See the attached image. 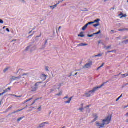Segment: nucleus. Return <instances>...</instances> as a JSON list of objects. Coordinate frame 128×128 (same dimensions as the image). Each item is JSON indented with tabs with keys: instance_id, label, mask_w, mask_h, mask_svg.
<instances>
[{
	"instance_id": "obj_56",
	"label": "nucleus",
	"mask_w": 128,
	"mask_h": 128,
	"mask_svg": "<svg viewBox=\"0 0 128 128\" xmlns=\"http://www.w3.org/2000/svg\"><path fill=\"white\" fill-rule=\"evenodd\" d=\"M62 86V84H60L59 87H60Z\"/></svg>"
},
{
	"instance_id": "obj_14",
	"label": "nucleus",
	"mask_w": 128,
	"mask_h": 128,
	"mask_svg": "<svg viewBox=\"0 0 128 128\" xmlns=\"http://www.w3.org/2000/svg\"><path fill=\"white\" fill-rule=\"evenodd\" d=\"M42 84V82H38L36 84L35 86L38 87L39 86V84Z\"/></svg>"
},
{
	"instance_id": "obj_26",
	"label": "nucleus",
	"mask_w": 128,
	"mask_h": 128,
	"mask_svg": "<svg viewBox=\"0 0 128 128\" xmlns=\"http://www.w3.org/2000/svg\"><path fill=\"white\" fill-rule=\"evenodd\" d=\"M104 64H102L100 66H99V67L98 68L97 70H99L100 68H102L103 66H104Z\"/></svg>"
},
{
	"instance_id": "obj_55",
	"label": "nucleus",
	"mask_w": 128,
	"mask_h": 128,
	"mask_svg": "<svg viewBox=\"0 0 128 128\" xmlns=\"http://www.w3.org/2000/svg\"><path fill=\"white\" fill-rule=\"evenodd\" d=\"M81 106H82V107H84V104H82Z\"/></svg>"
},
{
	"instance_id": "obj_34",
	"label": "nucleus",
	"mask_w": 128,
	"mask_h": 128,
	"mask_svg": "<svg viewBox=\"0 0 128 128\" xmlns=\"http://www.w3.org/2000/svg\"><path fill=\"white\" fill-rule=\"evenodd\" d=\"M100 26V24H95L94 25V27H97V26Z\"/></svg>"
},
{
	"instance_id": "obj_20",
	"label": "nucleus",
	"mask_w": 128,
	"mask_h": 128,
	"mask_svg": "<svg viewBox=\"0 0 128 128\" xmlns=\"http://www.w3.org/2000/svg\"><path fill=\"white\" fill-rule=\"evenodd\" d=\"M62 91H60V93H58V94H56V96H60L62 95Z\"/></svg>"
},
{
	"instance_id": "obj_7",
	"label": "nucleus",
	"mask_w": 128,
	"mask_h": 128,
	"mask_svg": "<svg viewBox=\"0 0 128 128\" xmlns=\"http://www.w3.org/2000/svg\"><path fill=\"white\" fill-rule=\"evenodd\" d=\"M25 109V108H22L21 110H18L16 111H14V112H12V114H15L16 113H18V112H22Z\"/></svg>"
},
{
	"instance_id": "obj_4",
	"label": "nucleus",
	"mask_w": 128,
	"mask_h": 128,
	"mask_svg": "<svg viewBox=\"0 0 128 128\" xmlns=\"http://www.w3.org/2000/svg\"><path fill=\"white\" fill-rule=\"evenodd\" d=\"M48 76H46L44 74H42L40 76V78L43 80V82H44L47 79Z\"/></svg>"
},
{
	"instance_id": "obj_15",
	"label": "nucleus",
	"mask_w": 128,
	"mask_h": 128,
	"mask_svg": "<svg viewBox=\"0 0 128 128\" xmlns=\"http://www.w3.org/2000/svg\"><path fill=\"white\" fill-rule=\"evenodd\" d=\"M94 24V22H90L88 23H87L86 25H87V26H88L89 25H91V24Z\"/></svg>"
},
{
	"instance_id": "obj_22",
	"label": "nucleus",
	"mask_w": 128,
	"mask_h": 128,
	"mask_svg": "<svg viewBox=\"0 0 128 128\" xmlns=\"http://www.w3.org/2000/svg\"><path fill=\"white\" fill-rule=\"evenodd\" d=\"M122 76H124V78H126V76H128V74H122Z\"/></svg>"
},
{
	"instance_id": "obj_63",
	"label": "nucleus",
	"mask_w": 128,
	"mask_h": 128,
	"mask_svg": "<svg viewBox=\"0 0 128 128\" xmlns=\"http://www.w3.org/2000/svg\"><path fill=\"white\" fill-rule=\"evenodd\" d=\"M114 10V8H112L110 10Z\"/></svg>"
},
{
	"instance_id": "obj_42",
	"label": "nucleus",
	"mask_w": 128,
	"mask_h": 128,
	"mask_svg": "<svg viewBox=\"0 0 128 128\" xmlns=\"http://www.w3.org/2000/svg\"><path fill=\"white\" fill-rule=\"evenodd\" d=\"M112 47V46H108L107 49H109Z\"/></svg>"
},
{
	"instance_id": "obj_45",
	"label": "nucleus",
	"mask_w": 128,
	"mask_h": 128,
	"mask_svg": "<svg viewBox=\"0 0 128 128\" xmlns=\"http://www.w3.org/2000/svg\"><path fill=\"white\" fill-rule=\"evenodd\" d=\"M90 106H88L85 108H89Z\"/></svg>"
},
{
	"instance_id": "obj_53",
	"label": "nucleus",
	"mask_w": 128,
	"mask_h": 128,
	"mask_svg": "<svg viewBox=\"0 0 128 128\" xmlns=\"http://www.w3.org/2000/svg\"><path fill=\"white\" fill-rule=\"evenodd\" d=\"M32 32V30L30 32H29V34H31Z\"/></svg>"
},
{
	"instance_id": "obj_11",
	"label": "nucleus",
	"mask_w": 128,
	"mask_h": 128,
	"mask_svg": "<svg viewBox=\"0 0 128 128\" xmlns=\"http://www.w3.org/2000/svg\"><path fill=\"white\" fill-rule=\"evenodd\" d=\"M78 36L80 38H84V32H80V34L78 35Z\"/></svg>"
},
{
	"instance_id": "obj_59",
	"label": "nucleus",
	"mask_w": 128,
	"mask_h": 128,
	"mask_svg": "<svg viewBox=\"0 0 128 128\" xmlns=\"http://www.w3.org/2000/svg\"><path fill=\"white\" fill-rule=\"evenodd\" d=\"M122 97V95L120 96L119 98H120Z\"/></svg>"
},
{
	"instance_id": "obj_43",
	"label": "nucleus",
	"mask_w": 128,
	"mask_h": 128,
	"mask_svg": "<svg viewBox=\"0 0 128 128\" xmlns=\"http://www.w3.org/2000/svg\"><path fill=\"white\" fill-rule=\"evenodd\" d=\"M128 29L127 28L124 29V31H128Z\"/></svg>"
},
{
	"instance_id": "obj_47",
	"label": "nucleus",
	"mask_w": 128,
	"mask_h": 128,
	"mask_svg": "<svg viewBox=\"0 0 128 128\" xmlns=\"http://www.w3.org/2000/svg\"><path fill=\"white\" fill-rule=\"evenodd\" d=\"M114 52V51H109L108 52V53H110V52Z\"/></svg>"
},
{
	"instance_id": "obj_39",
	"label": "nucleus",
	"mask_w": 128,
	"mask_h": 128,
	"mask_svg": "<svg viewBox=\"0 0 128 128\" xmlns=\"http://www.w3.org/2000/svg\"><path fill=\"white\" fill-rule=\"evenodd\" d=\"M41 36H42V34H40V35L39 36H36V38H39L41 37Z\"/></svg>"
},
{
	"instance_id": "obj_40",
	"label": "nucleus",
	"mask_w": 128,
	"mask_h": 128,
	"mask_svg": "<svg viewBox=\"0 0 128 128\" xmlns=\"http://www.w3.org/2000/svg\"><path fill=\"white\" fill-rule=\"evenodd\" d=\"M124 42L126 44L127 43H128V40H126V41H124Z\"/></svg>"
},
{
	"instance_id": "obj_6",
	"label": "nucleus",
	"mask_w": 128,
	"mask_h": 128,
	"mask_svg": "<svg viewBox=\"0 0 128 128\" xmlns=\"http://www.w3.org/2000/svg\"><path fill=\"white\" fill-rule=\"evenodd\" d=\"M92 92H90V90L88 91V93L85 94V96L87 98H90L92 96Z\"/></svg>"
},
{
	"instance_id": "obj_44",
	"label": "nucleus",
	"mask_w": 128,
	"mask_h": 128,
	"mask_svg": "<svg viewBox=\"0 0 128 128\" xmlns=\"http://www.w3.org/2000/svg\"><path fill=\"white\" fill-rule=\"evenodd\" d=\"M122 15H123V14L122 13V12H121L120 13V14L119 15V16H122Z\"/></svg>"
},
{
	"instance_id": "obj_54",
	"label": "nucleus",
	"mask_w": 128,
	"mask_h": 128,
	"mask_svg": "<svg viewBox=\"0 0 128 128\" xmlns=\"http://www.w3.org/2000/svg\"><path fill=\"white\" fill-rule=\"evenodd\" d=\"M126 116H128V113H126Z\"/></svg>"
},
{
	"instance_id": "obj_31",
	"label": "nucleus",
	"mask_w": 128,
	"mask_h": 128,
	"mask_svg": "<svg viewBox=\"0 0 128 128\" xmlns=\"http://www.w3.org/2000/svg\"><path fill=\"white\" fill-rule=\"evenodd\" d=\"M4 23V22L2 19H0V24H3Z\"/></svg>"
},
{
	"instance_id": "obj_51",
	"label": "nucleus",
	"mask_w": 128,
	"mask_h": 128,
	"mask_svg": "<svg viewBox=\"0 0 128 128\" xmlns=\"http://www.w3.org/2000/svg\"><path fill=\"white\" fill-rule=\"evenodd\" d=\"M33 35H34V34H32V35H30V36L28 38L32 36Z\"/></svg>"
},
{
	"instance_id": "obj_41",
	"label": "nucleus",
	"mask_w": 128,
	"mask_h": 128,
	"mask_svg": "<svg viewBox=\"0 0 128 128\" xmlns=\"http://www.w3.org/2000/svg\"><path fill=\"white\" fill-rule=\"evenodd\" d=\"M120 99V98H118L116 100V102L118 101V100Z\"/></svg>"
},
{
	"instance_id": "obj_36",
	"label": "nucleus",
	"mask_w": 128,
	"mask_h": 128,
	"mask_svg": "<svg viewBox=\"0 0 128 128\" xmlns=\"http://www.w3.org/2000/svg\"><path fill=\"white\" fill-rule=\"evenodd\" d=\"M41 109H42V106H40L39 107V108H38V110L40 111Z\"/></svg>"
},
{
	"instance_id": "obj_50",
	"label": "nucleus",
	"mask_w": 128,
	"mask_h": 128,
	"mask_svg": "<svg viewBox=\"0 0 128 128\" xmlns=\"http://www.w3.org/2000/svg\"><path fill=\"white\" fill-rule=\"evenodd\" d=\"M68 98V96H66L65 98H64V99Z\"/></svg>"
},
{
	"instance_id": "obj_37",
	"label": "nucleus",
	"mask_w": 128,
	"mask_h": 128,
	"mask_svg": "<svg viewBox=\"0 0 128 128\" xmlns=\"http://www.w3.org/2000/svg\"><path fill=\"white\" fill-rule=\"evenodd\" d=\"M118 30L120 32H122V31H124V29H120V30Z\"/></svg>"
},
{
	"instance_id": "obj_52",
	"label": "nucleus",
	"mask_w": 128,
	"mask_h": 128,
	"mask_svg": "<svg viewBox=\"0 0 128 128\" xmlns=\"http://www.w3.org/2000/svg\"><path fill=\"white\" fill-rule=\"evenodd\" d=\"M2 103V101H1V102H0V106H1Z\"/></svg>"
},
{
	"instance_id": "obj_46",
	"label": "nucleus",
	"mask_w": 128,
	"mask_h": 128,
	"mask_svg": "<svg viewBox=\"0 0 128 128\" xmlns=\"http://www.w3.org/2000/svg\"><path fill=\"white\" fill-rule=\"evenodd\" d=\"M6 31H7V32H10V30H9V29H8V28H6Z\"/></svg>"
},
{
	"instance_id": "obj_23",
	"label": "nucleus",
	"mask_w": 128,
	"mask_h": 128,
	"mask_svg": "<svg viewBox=\"0 0 128 128\" xmlns=\"http://www.w3.org/2000/svg\"><path fill=\"white\" fill-rule=\"evenodd\" d=\"M100 21V19H97V20H95L94 22V23H98V22Z\"/></svg>"
},
{
	"instance_id": "obj_33",
	"label": "nucleus",
	"mask_w": 128,
	"mask_h": 128,
	"mask_svg": "<svg viewBox=\"0 0 128 128\" xmlns=\"http://www.w3.org/2000/svg\"><path fill=\"white\" fill-rule=\"evenodd\" d=\"M46 70L47 72H49V69H48V66H46Z\"/></svg>"
},
{
	"instance_id": "obj_13",
	"label": "nucleus",
	"mask_w": 128,
	"mask_h": 128,
	"mask_svg": "<svg viewBox=\"0 0 128 128\" xmlns=\"http://www.w3.org/2000/svg\"><path fill=\"white\" fill-rule=\"evenodd\" d=\"M88 25H86H86L84 26V27H83L82 30L84 31L85 30H86V29L88 28Z\"/></svg>"
},
{
	"instance_id": "obj_19",
	"label": "nucleus",
	"mask_w": 128,
	"mask_h": 128,
	"mask_svg": "<svg viewBox=\"0 0 128 128\" xmlns=\"http://www.w3.org/2000/svg\"><path fill=\"white\" fill-rule=\"evenodd\" d=\"M12 78L14 80H16V79H20V77L16 78V77L13 76Z\"/></svg>"
},
{
	"instance_id": "obj_9",
	"label": "nucleus",
	"mask_w": 128,
	"mask_h": 128,
	"mask_svg": "<svg viewBox=\"0 0 128 128\" xmlns=\"http://www.w3.org/2000/svg\"><path fill=\"white\" fill-rule=\"evenodd\" d=\"M72 98L74 97H71L70 98H69L68 100L65 102V104H70V102L72 100Z\"/></svg>"
},
{
	"instance_id": "obj_60",
	"label": "nucleus",
	"mask_w": 128,
	"mask_h": 128,
	"mask_svg": "<svg viewBox=\"0 0 128 128\" xmlns=\"http://www.w3.org/2000/svg\"><path fill=\"white\" fill-rule=\"evenodd\" d=\"M6 28V26L4 27V28H3V29Z\"/></svg>"
},
{
	"instance_id": "obj_16",
	"label": "nucleus",
	"mask_w": 128,
	"mask_h": 128,
	"mask_svg": "<svg viewBox=\"0 0 128 128\" xmlns=\"http://www.w3.org/2000/svg\"><path fill=\"white\" fill-rule=\"evenodd\" d=\"M94 117H95V118H94V121L92 122H94L96 121V120H97V119H98V117L96 114H95Z\"/></svg>"
},
{
	"instance_id": "obj_49",
	"label": "nucleus",
	"mask_w": 128,
	"mask_h": 128,
	"mask_svg": "<svg viewBox=\"0 0 128 128\" xmlns=\"http://www.w3.org/2000/svg\"><path fill=\"white\" fill-rule=\"evenodd\" d=\"M29 48H30V47H27V48H26V50H28Z\"/></svg>"
},
{
	"instance_id": "obj_2",
	"label": "nucleus",
	"mask_w": 128,
	"mask_h": 128,
	"mask_svg": "<svg viewBox=\"0 0 128 128\" xmlns=\"http://www.w3.org/2000/svg\"><path fill=\"white\" fill-rule=\"evenodd\" d=\"M104 86V84H103L100 86H96V88H94L92 90H90V92H92V93L94 94L96 92V90H98L100 88H101Z\"/></svg>"
},
{
	"instance_id": "obj_27",
	"label": "nucleus",
	"mask_w": 128,
	"mask_h": 128,
	"mask_svg": "<svg viewBox=\"0 0 128 128\" xmlns=\"http://www.w3.org/2000/svg\"><path fill=\"white\" fill-rule=\"evenodd\" d=\"M102 56V54H98V55L94 56V57H100Z\"/></svg>"
},
{
	"instance_id": "obj_62",
	"label": "nucleus",
	"mask_w": 128,
	"mask_h": 128,
	"mask_svg": "<svg viewBox=\"0 0 128 128\" xmlns=\"http://www.w3.org/2000/svg\"><path fill=\"white\" fill-rule=\"evenodd\" d=\"M121 74V73H120L117 76H119L120 74Z\"/></svg>"
},
{
	"instance_id": "obj_18",
	"label": "nucleus",
	"mask_w": 128,
	"mask_h": 128,
	"mask_svg": "<svg viewBox=\"0 0 128 128\" xmlns=\"http://www.w3.org/2000/svg\"><path fill=\"white\" fill-rule=\"evenodd\" d=\"M38 88H32V92H34L37 90Z\"/></svg>"
},
{
	"instance_id": "obj_30",
	"label": "nucleus",
	"mask_w": 128,
	"mask_h": 128,
	"mask_svg": "<svg viewBox=\"0 0 128 128\" xmlns=\"http://www.w3.org/2000/svg\"><path fill=\"white\" fill-rule=\"evenodd\" d=\"M14 96H15L17 98H20L22 97V96H16V95H13Z\"/></svg>"
},
{
	"instance_id": "obj_64",
	"label": "nucleus",
	"mask_w": 128,
	"mask_h": 128,
	"mask_svg": "<svg viewBox=\"0 0 128 128\" xmlns=\"http://www.w3.org/2000/svg\"><path fill=\"white\" fill-rule=\"evenodd\" d=\"M77 74H78V73L76 74H75V76H76Z\"/></svg>"
},
{
	"instance_id": "obj_48",
	"label": "nucleus",
	"mask_w": 128,
	"mask_h": 128,
	"mask_svg": "<svg viewBox=\"0 0 128 128\" xmlns=\"http://www.w3.org/2000/svg\"><path fill=\"white\" fill-rule=\"evenodd\" d=\"M128 108V105L124 106V108Z\"/></svg>"
},
{
	"instance_id": "obj_8",
	"label": "nucleus",
	"mask_w": 128,
	"mask_h": 128,
	"mask_svg": "<svg viewBox=\"0 0 128 128\" xmlns=\"http://www.w3.org/2000/svg\"><path fill=\"white\" fill-rule=\"evenodd\" d=\"M88 44H84V43H82L80 44H78V46H88Z\"/></svg>"
},
{
	"instance_id": "obj_10",
	"label": "nucleus",
	"mask_w": 128,
	"mask_h": 128,
	"mask_svg": "<svg viewBox=\"0 0 128 128\" xmlns=\"http://www.w3.org/2000/svg\"><path fill=\"white\" fill-rule=\"evenodd\" d=\"M60 3V1H59L58 4H56V5H54V6H50V8H52V10H54V8L57 7V6Z\"/></svg>"
},
{
	"instance_id": "obj_61",
	"label": "nucleus",
	"mask_w": 128,
	"mask_h": 128,
	"mask_svg": "<svg viewBox=\"0 0 128 128\" xmlns=\"http://www.w3.org/2000/svg\"><path fill=\"white\" fill-rule=\"evenodd\" d=\"M127 38V37H125L124 38V40L126 39Z\"/></svg>"
},
{
	"instance_id": "obj_12",
	"label": "nucleus",
	"mask_w": 128,
	"mask_h": 128,
	"mask_svg": "<svg viewBox=\"0 0 128 128\" xmlns=\"http://www.w3.org/2000/svg\"><path fill=\"white\" fill-rule=\"evenodd\" d=\"M8 90H10L11 88H8L6 89V90H4V93L5 94L6 93L8 92Z\"/></svg>"
},
{
	"instance_id": "obj_5",
	"label": "nucleus",
	"mask_w": 128,
	"mask_h": 128,
	"mask_svg": "<svg viewBox=\"0 0 128 128\" xmlns=\"http://www.w3.org/2000/svg\"><path fill=\"white\" fill-rule=\"evenodd\" d=\"M46 124H49V123L48 122H43L39 125V128H44V126H45Z\"/></svg>"
},
{
	"instance_id": "obj_17",
	"label": "nucleus",
	"mask_w": 128,
	"mask_h": 128,
	"mask_svg": "<svg viewBox=\"0 0 128 128\" xmlns=\"http://www.w3.org/2000/svg\"><path fill=\"white\" fill-rule=\"evenodd\" d=\"M32 99H33V98H30L29 100H28L24 101V104H26V102H28L30 101V100H32Z\"/></svg>"
},
{
	"instance_id": "obj_38",
	"label": "nucleus",
	"mask_w": 128,
	"mask_h": 128,
	"mask_svg": "<svg viewBox=\"0 0 128 128\" xmlns=\"http://www.w3.org/2000/svg\"><path fill=\"white\" fill-rule=\"evenodd\" d=\"M4 94V92L2 93H0V96H3Z\"/></svg>"
},
{
	"instance_id": "obj_25",
	"label": "nucleus",
	"mask_w": 128,
	"mask_h": 128,
	"mask_svg": "<svg viewBox=\"0 0 128 128\" xmlns=\"http://www.w3.org/2000/svg\"><path fill=\"white\" fill-rule=\"evenodd\" d=\"M42 98H38V99H36V100L34 101V102L32 104V106H33V104H36V100H39L40 99H41Z\"/></svg>"
},
{
	"instance_id": "obj_24",
	"label": "nucleus",
	"mask_w": 128,
	"mask_h": 128,
	"mask_svg": "<svg viewBox=\"0 0 128 128\" xmlns=\"http://www.w3.org/2000/svg\"><path fill=\"white\" fill-rule=\"evenodd\" d=\"M126 17H127V15L126 14H122V16L120 17V18H126Z\"/></svg>"
},
{
	"instance_id": "obj_35",
	"label": "nucleus",
	"mask_w": 128,
	"mask_h": 128,
	"mask_svg": "<svg viewBox=\"0 0 128 128\" xmlns=\"http://www.w3.org/2000/svg\"><path fill=\"white\" fill-rule=\"evenodd\" d=\"M79 110H80V111H81V112H82V111L84 110V108H80L79 109Z\"/></svg>"
},
{
	"instance_id": "obj_1",
	"label": "nucleus",
	"mask_w": 128,
	"mask_h": 128,
	"mask_svg": "<svg viewBox=\"0 0 128 128\" xmlns=\"http://www.w3.org/2000/svg\"><path fill=\"white\" fill-rule=\"evenodd\" d=\"M112 116H108L106 118L102 120V124H100L99 122H96V126L98 128H104L105 125H108L110 124L112 121Z\"/></svg>"
},
{
	"instance_id": "obj_21",
	"label": "nucleus",
	"mask_w": 128,
	"mask_h": 128,
	"mask_svg": "<svg viewBox=\"0 0 128 128\" xmlns=\"http://www.w3.org/2000/svg\"><path fill=\"white\" fill-rule=\"evenodd\" d=\"M24 116L20 118H19L17 120V121L18 122H20V121L22 120V119H24Z\"/></svg>"
},
{
	"instance_id": "obj_32",
	"label": "nucleus",
	"mask_w": 128,
	"mask_h": 128,
	"mask_svg": "<svg viewBox=\"0 0 128 128\" xmlns=\"http://www.w3.org/2000/svg\"><path fill=\"white\" fill-rule=\"evenodd\" d=\"M8 70V68H6V69H4V73H6V71H7Z\"/></svg>"
},
{
	"instance_id": "obj_29",
	"label": "nucleus",
	"mask_w": 128,
	"mask_h": 128,
	"mask_svg": "<svg viewBox=\"0 0 128 128\" xmlns=\"http://www.w3.org/2000/svg\"><path fill=\"white\" fill-rule=\"evenodd\" d=\"M100 32H101V31L100 30L98 32H96V33L94 34H95V36H96V34H100Z\"/></svg>"
},
{
	"instance_id": "obj_3",
	"label": "nucleus",
	"mask_w": 128,
	"mask_h": 128,
	"mask_svg": "<svg viewBox=\"0 0 128 128\" xmlns=\"http://www.w3.org/2000/svg\"><path fill=\"white\" fill-rule=\"evenodd\" d=\"M93 62L92 61H90L89 62V63H88L84 65V68H90Z\"/></svg>"
},
{
	"instance_id": "obj_28",
	"label": "nucleus",
	"mask_w": 128,
	"mask_h": 128,
	"mask_svg": "<svg viewBox=\"0 0 128 128\" xmlns=\"http://www.w3.org/2000/svg\"><path fill=\"white\" fill-rule=\"evenodd\" d=\"M95 36V34H91V35H88V37L90 38L94 37V36Z\"/></svg>"
},
{
	"instance_id": "obj_57",
	"label": "nucleus",
	"mask_w": 128,
	"mask_h": 128,
	"mask_svg": "<svg viewBox=\"0 0 128 128\" xmlns=\"http://www.w3.org/2000/svg\"><path fill=\"white\" fill-rule=\"evenodd\" d=\"M62 28V27L61 26H60V28H59V31H60V29Z\"/></svg>"
},
{
	"instance_id": "obj_58",
	"label": "nucleus",
	"mask_w": 128,
	"mask_h": 128,
	"mask_svg": "<svg viewBox=\"0 0 128 128\" xmlns=\"http://www.w3.org/2000/svg\"><path fill=\"white\" fill-rule=\"evenodd\" d=\"M28 75V74H23V76H26Z\"/></svg>"
}]
</instances>
